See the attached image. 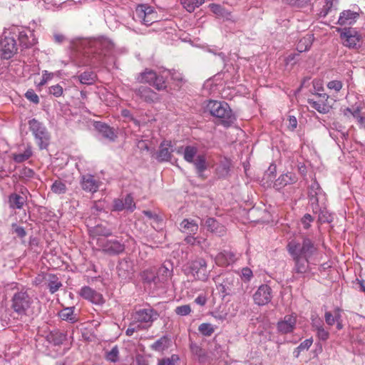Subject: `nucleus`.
Segmentation results:
<instances>
[{
    "label": "nucleus",
    "instance_id": "c03bdc74",
    "mask_svg": "<svg viewBox=\"0 0 365 365\" xmlns=\"http://www.w3.org/2000/svg\"><path fill=\"white\" fill-rule=\"evenodd\" d=\"M142 279L147 283L153 282L155 284H158L156 272L153 269L143 271L142 273Z\"/></svg>",
    "mask_w": 365,
    "mask_h": 365
},
{
    "label": "nucleus",
    "instance_id": "58836bf2",
    "mask_svg": "<svg viewBox=\"0 0 365 365\" xmlns=\"http://www.w3.org/2000/svg\"><path fill=\"white\" fill-rule=\"evenodd\" d=\"M156 72L150 69H145L144 72L141 73L138 77V81L140 83H146L153 85V81L156 78Z\"/></svg>",
    "mask_w": 365,
    "mask_h": 365
},
{
    "label": "nucleus",
    "instance_id": "4be33fe9",
    "mask_svg": "<svg viewBox=\"0 0 365 365\" xmlns=\"http://www.w3.org/2000/svg\"><path fill=\"white\" fill-rule=\"evenodd\" d=\"M359 17V14L351 10H345L340 14L338 24L341 26L354 24Z\"/></svg>",
    "mask_w": 365,
    "mask_h": 365
},
{
    "label": "nucleus",
    "instance_id": "a211bd4d",
    "mask_svg": "<svg viewBox=\"0 0 365 365\" xmlns=\"http://www.w3.org/2000/svg\"><path fill=\"white\" fill-rule=\"evenodd\" d=\"M237 259L236 254L232 251H223L218 253L214 258L217 265L226 267L233 264Z\"/></svg>",
    "mask_w": 365,
    "mask_h": 365
},
{
    "label": "nucleus",
    "instance_id": "6e6d98bb",
    "mask_svg": "<svg viewBox=\"0 0 365 365\" xmlns=\"http://www.w3.org/2000/svg\"><path fill=\"white\" fill-rule=\"evenodd\" d=\"M175 312L178 315L187 316L191 312V308L190 305L185 304L177 307Z\"/></svg>",
    "mask_w": 365,
    "mask_h": 365
},
{
    "label": "nucleus",
    "instance_id": "2eb2a0df",
    "mask_svg": "<svg viewBox=\"0 0 365 365\" xmlns=\"http://www.w3.org/2000/svg\"><path fill=\"white\" fill-rule=\"evenodd\" d=\"M297 315L295 314L284 316L283 319L277 323V329L282 334H287L292 332L296 326Z\"/></svg>",
    "mask_w": 365,
    "mask_h": 365
},
{
    "label": "nucleus",
    "instance_id": "a19ab883",
    "mask_svg": "<svg viewBox=\"0 0 365 365\" xmlns=\"http://www.w3.org/2000/svg\"><path fill=\"white\" fill-rule=\"evenodd\" d=\"M205 0H182L181 4L183 7L188 11L192 12L195 9L201 6Z\"/></svg>",
    "mask_w": 365,
    "mask_h": 365
},
{
    "label": "nucleus",
    "instance_id": "393cba45",
    "mask_svg": "<svg viewBox=\"0 0 365 365\" xmlns=\"http://www.w3.org/2000/svg\"><path fill=\"white\" fill-rule=\"evenodd\" d=\"M198 229L197 222L192 219H184L180 224V230L186 235H195Z\"/></svg>",
    "mask_w": 365,
    "mask_h": 365
},
{
    "label": "nucleus",
    "instance_id": "13d9d810",
    "mask_svg": "<svg viewBox=\"0 0 365 365\" xmlns=\"http://www.w3.org/2000/svg\"><path fill=\"white\" fill-rule=\"evenodd\" d=\"M361 108L359 106L356 107L353 109L351 115L356 118L359 123L363 124L365 122V117L361 115Z\"/></svg>",
    "mask_w": 365,
    "mask_h": 365
},
{
    "label": "nucleus",
    "instance_id": "f03ea898",
    "mask_svg": "<svg viewBox=\"0 0 365 365\" xmlns=\"http://www.w3.org/2000/svg\"><path fill=\"white\" fill-rule=\"evenodd\" d=\"M205 111L220 119V124L225 128L231 126L236 120L230 106L225 101H209L206 104Z\"/></svg>",
    "mask_w": 365,
    "mask_h": 365
},
{
    "label": "nucleus",
    "instance_id": "37998d69",
    "mask_svg": "<svg viewBox=\"0 0 365 365\" xmlns=\"http://www.w3.org/2000/svg\"><path fill=\"white\" fill-rule=\"evenodd\" d=\"M96 74L92 71H86L78 76L82 84L91 85L96 79Z\"/></svg>",
    "mask_w": 365,
    "mask_h": 365
},
{
    "label": "nucleus",
    "instance_id": "ddd939ff",
    "mask_svg": "<svg viewBox=\"0 0 365 365\" xmlns=\"http://www.w3.org/2000/svg\"><path fill=\"white\" fill-rule=\"evenodd\" d=\"M79 294L83 299L95 304L101 305L105 302L103 295L88 286L83 287Z\"/></svg>",
    "mask_w": 365,
    "mask_h": 365
},
{
    "label": "nucleus",
    "instance_id": "c9c22d12",
    "mask_svg": "<svg viewBox=\"0 0 365 365\" xmlns=\"http://www.w3.org/2000/svg\"><path fill=\"white\" fill-rule=\"evenodd\" d=\"M312 36L309 34L301 38L297 44L298 52L302 53L309 49L312 43Z\"/></svg>",
    "mask_w": 365,
    "mask_h": 365
},
{
    "label": "nucleus",
    "instance_id": "423d86ee",
    "mask_svg": "<svg viewBox=\"0 0 365 365\" xmlns=\"http://www.w3.org/2000/svg\"><path fill=\"white\" fill-rule=\"evenodd\" d=\"M338 31L340 33V38L342 41L343 45L346 47L354 48L361 40V35L354 28H343L339 29Z\"/></svg>",
    "mask_w": 365,
    "mask_h": 365
},
{
    "label": "nucleus",
    "instance_id": "cd10ccee",
    "mask_svg": "<svg viewBox=\"0 0 365 365\" xmlns=\"http://www.w3.org/2000/svg\"><path fill=\"white\" fill-rule=\"evenodd\" d=\"M235 283H238V280L235 279L232 274H227L222 283V292L226 294H230L232 292V288Z\"/></svg>",
    "mask_w": 365,
    "mask_h": 365
},
{
    "label": "nucleus",
    "instance_id": "7ed1b4c3",
    "mask_svg": "<svg viewBox=\"0 0 365 365\" xmlns=\"http://www.w3.org/2000/svg\"><path fill=\"white\" fill-rule=\"evenodd\" d=\"M29 130L34 135L40 150L46 149L49 143V134L45 125L33 118L29 121Z\"/></svg>",
    "mask_w": 365,
    "mask_h": 365
},
{
    "label": "nucleus",
    "instance_id": "f8f14e48",
    "mask_svg": "<svg viewBox=\"0 0 365 365\" xmlns=\"http://www.w3.org/2000/svg\"><path fill=\"white\" fill-rule=\"evenodd\" d=\"M135 209V203L131 194H128L125 197L116 198L113 200V211L120 212L124 210L132 212Z\"/></svg>",
    "mask_w": 365,
    "mask_h": 365
},
{
    "label": "nucleus",
    "instance_id": "9b49d317",
    "mask_svg": "<svg viewBox=\"0 0 365 365\" xmlns=\"http://www.w3.org/2000/svg\"><path fill=\"white\" fill-rule=\"evenodd\" d=\"M272 290L267 284L260 285L253 295V299L256 304L264 306L271 302Z\"/></svg>",
    "mask_w": 365,
    "mask_h": 365
},
{
    "label": "nucleus",
    "instance_id": "bb28decb",
    "mask_svg": "<svg viewBox=\"0 0 365 365\" xmlns=\"http://www.w3.org/2000/svg\"><path fill=\"white\" fill-rule=\"evenodd\" d=\"M287 247L289 254L294 259L304 257L302 244L301 245L294 240H292L289 242Z\"/></svg>",
    "mask_w": 365,
    "mask_h": 365
},
{
    "label": "nucleus",
    "instance_id": "bf43d9fd",
    "mask_svg": "<svg viewBox=\"0 0 365 365\" xmlns=\"http://www.w3.org/2000/svg\"><path fill=\"white\" fill-rule=\"evenodd\" d=\"M241 278L245 282H250L253 277L252 271L248 267H244L241 269Z\"/></svg>",
    "mask_w": 365,
    "mask_h": 365
},
{
    "label": "nucleus",
    "instance_id": "09e8293b",
    "mask_svg": "<svg viewBox=\"0 0 365 365\" xmlns=\"http://www.w3.org/2000/svg\"><path fill=\"white\" fill-rule=\"evenodd\" d=\"M61 286V282L55 276H53L48 283V287L51 294L57 292Z\"/></svg>",
    "mask_w": 365,
    "mask_h": 365
},
{
    "label": "nucleus",
    "instance_id": "49530a36",
    "mask_svg": "<svg viewBox=\"0 0 365 365\" xmlns=\"http://www.w3.org/2000/svg\"><path fill=\"white\" fill-rule=\"evenodd\" d=\"M51 189L53 193L58 195L64 194L67 190L66 184L61 180H55L53 182Z\"/></svg>",
    "mask_w": 365,
    "mask_h": 365
},
{
    "label": "nucleus",
    "instance_id": "aec40b11",
    "mask_svg": "<svg viewBox=\"0 0 365 365\" xmlns=\"http://www.w3.org/2000/svg\"><path fill=\"white\" fill-rule=\"evenodd\" d=\"M135 93L146 102H155L159 99L158 94L147 86H140Z\"/></svg>",
    "mask_w": 365,
    "mask_h": 365
},
{
    "label": "nucleus",
    "instance_id": "0eeeda50",
    "mask_svg": "<svg viewBox=\"0 0 365 365\" xmlns=\"http://www.w3.org/2000/svg\"><path fill=\"white\" fill-rule=\"evenodd\" d=\"M135 20L145 26L156 21L157 16L153 9L147 5H139L135 9Z\"/></svg>",
    "mask_w": 365,
    "mask_h": 365
},
{
    "label": "nucleus",
    "instance_id": "69168bd1",
    "mask_svg": "<svg viewBox=\"0 0 365 365\" xmlns=\"http://www.w3.org/2000/svg\"><path fill=\"white\" fill-rule=\"evenodd\" d=\"M52 78H53V73H49L47 71H43L42 72V78L37 86L38 87L44 86L48 81L51 80Z\"/></svg>",
    "mask_w": 365,
    "mask_h": 365
},
{
    "label": "nucleus",
    "instance_id": "f257e3e1",
    "mask_svg": "<svg viewBox=\"0 0 365 365\" xmlns=\"http://www.w3.org/2000/svg\"><path fill=\"white\" fill-rule=\"evenodd\" d=\"M113 43L106 38H76L71 42V48L82 53L84 66H98L106 63V58L112 54Z\"/></svg>",
    "mask_w": 365,
    "mask_h": 365
},
{
    "label": "nucleus",
    "instance_id": "680f3d73",
    "mask_svg": "<svg viewBox=\"0 0 365 365\" xmlns=\"http://www.w3.org/2000/svg\"><path fill=\"white\" fill-rule=\"evenodd\" d=\"M140 324H138L135 321L130 323L129 327L127 329L125 334L127 336H132L134 332L142 330Z\"/></svg>",
    "mask_w": 365,
    "mask_h": 365
},
{
    "label": "nucleus",
    "instance_id": "864d4df0",
    "mask_svg": "<svg viewBox=\"0 0 365 365\" xmlns=\"http://www.w3.org/2000/svg\"><path fill=\"white\" fill-rule=\"evenodd\" d=\"M164 73L167 74V77L170 76L173 81L177 82L178 84L182 81V73L175 70L170 71L164 69Z\"/></svg>",
    "mask_w": 365,
    "mask_h": 365
},
{
    "label": "nucleus",
    "instance_id": "9d476101",
    "mask_svg": "<svg viewBox=\"0 0 365 365\" xmlns=\"http://www.w3.org/2000/svg\"><path fill=\"white\" fill-rule=\"evenodd\" d=\"M190 269L196 279L202 282L208 279L209 272L207 270V262L204 259L200 258L192 262Z\"/></svg>",
    "mask_w": 365,
    "mask_h": 365
},
{
    "label": "nucleus",
    "instance_id": "a18cd8bd",
    "mask_svg": "<svg viewBox=\"0 0 365 365\" xmlns=\"http://www.w3.org/2000/svg\"><path fill=\"white\" fill-rule=\"evenodd\" d=\"M302 247L304 253V258L310 257L312 255V253L316 250V248L314 246L312 242L308 238L304 239L302 242Z\"/></svg>",
    "mask_w": 365,
    "mask_h": 365
},
{
    "label": "nucleus",
    "instance_id": "4468645a",
    "mask_svg": "<svg viewBox=\"0 0 365 365\" xmlns=\"http://www.w3.org/2000/svg\"><path fill=\"white\" fill-rule=\"evenodd\" d=\"M80 182L84 191L92 193L97 192L101 185V181L91 174L82 175Z\"/></svg>",
    "mask_w": 365,
    "mask_h": 365
},
{
    "label": "nucleus",
    "instance_id": "473e14b6",
    "mask_svg": "<svg viewBox=\"0 0 365 365\" xmlns=\"http://www.w3.org/2000/svg\"><path fill=\"white\" fill-rule=\"evenodd\" d=\"M170 345V339L168 336H163L160 337L159 339H158L156 341H155L151 346V349L162 352L167 349L169 347Z\"/></svg>",
    "mask_w": 365,
    "mask_h": 365
},
{
    "label": "nucleus",
    "instance_id": "0e129e2a",
    "mask_svg": "<svg viewBox=\"0 0 365 365\" xmlns=\"http://www.w3.org/2000/svg\"><path fill=\"white\" fill-rule=\"evenodd\" d=\"M327 88L330 91H334L337 93L341 89L342 83L340 81H331L328 83Z\"/></svg>",
    "mask_w": 365,
    "mask_h": 365
},
{
    "label": "nucleus",
    "instance_id": "e433bc0d",
    "mask_svg": "<svg viewBox=\"0 0 365 365\" xmlns=\"http://www.w3.org/2000/svg\"><path fill=\"white\" fill-rule=\"evenodd\" d=\"M210 10L217 16L228 19L231 16L230 12L225 9L221 5L217 4H210L209 5Z\"/></svg>",
    "mask_w": 365,
    "mask_h": 365
},
{
    "label": "nucleus",
    "instance_id": "8fccbe9b",
    "mask_svg": "<svg viewBox=\"0 0 365 365\" xmlns=\"http://www.w3.org/2000/svg\"><path fill=\"white\" fill-rule=\"evenodd\" d=\"M198 330L202 335L206 336H211L214 332L212 325L209 323L201 324L198 327Z\"/></svg>",
    "mask_w": 365,
    "mask_h": 365
},
{
    "label": "nucleus",
    "instance_id": "5fc2aeb1",
    "mask_svg": "<svg viewBox=\"0 0 365 365\" xmlns=\"http://www.w3.org/2000/svg\"><path fill=\"white\" fill-rule=\"evenodd\" d=\"M179 360V357L176 354H173L169 358L162 359L158 361V365H175V363Z\"/></svg>",
    "mask_w": 365,
    "mask_h": 365
},
{
    "label": "nucleus",
    "instance_id": "1a4fd4ad",
    "mask_svg": "<svg viewBox=\"0 0 365 365\" xmlns=\"http://www.w3.org/2000/svg\"><path fill=\"white\" fill-rule=\"evenodd\" d=\"M98 244L104 253L110 255H118L125 250V245L116 240L99 239Z\"/></svg>",
    "mask_w": 365,
    "mask_h": 365
},
{
    "label": "nucleus",
    "instance_id": "ea45409f",
    "mask_svg": "<svg viewBox=\"0 0 365 365\" xmlns=\"http://www.w3.org/2000/svg\"><path fill=\"white\" fill-rule=\"evenodd\" d=\"M197 148L192 145H187L185 147L183 151V158L185 161L192 163L195 160V157L197 156Z\"/></svg>",
    "mask_w": 365,
    "mask_h": 365
},
{
    "label": "nucleus",
    "instance_id": "c756f323",
    "mask_svg": "<svg viewBox=\"0 0 365 365\" xmlns=\"http://www.w3.org/2000/svg\"><path fill=\"white\" fill-rule=\"evenodd\" d=\"M200 177L202 176L203 172L207 168V159L205 155L200 154L196 156L194 162L192 163Z\"/></svg>",
    "mask_w": 365,
    "mask_h": 365
},
{
    "label": "nucleus",
    "instance_id": "dca6fc26",
    "mask_svg": "<svg viewBox=\"0 0 365 365\" xmlns=\"http://www.w3.org/2000/svg\"><path fill=\"white\" fill-rule=\"evenodd\" d=\"M173 149L172 142L170 140H163L159 147L157 153L156 159L159 162L169 161L171 159Z\"/></svg>",
    "mask_w": 365,
    "mask_h": 365
},
{
    "label": "nucleus",
    "instance_id": "2f4dec72",
    "mask_svg": "<svg viewBox=\"0 0 365 365\" xmlns=\"http://www.w3.org/2000/svg\"><path fill=\"white\" fill-rule=\"evenodd\" d=\"M26 202L24 197L14 193L9 196V204L12 209H21Z\"/></svg>",
    "mask_w": 365,
    "mask_h": 365
},
{
    "label": "nucleus",
    "instance_id": "39448f33",
    "mask_svg": "<svg viewBox=\"0 0 365 365\" xmlns=\"http://www.w3.org/2000/svg\"><path fill=\"white\" fill-rule=\"evenodd\" d=\"M159 315L153 309H141L135 312L134 314V321L140 324L143 329L150 328L153 322L158 318Z\"/></svg>",
    "mask_w": 365,
    "mask_h": 365
},
{
    "label": "nucleus",
    "instance_id": "3c124183",
    "mask_svg": "<svg viewBox=\"0 0 365 365\" xmlns=\"http://www.w3.org/2000/svg\"><path fill=\"white\" fill-rule=\"evenodd\" d=\"M304 257L294 259L295 261V269L299 273H303L306 271L307 259Z\"/></svg>",
    "mask_w": 365,
    "mask_h": 365
},
{
    "label": "nucleus",
    "instance_id": "f3484780",
    "mask_svg": "<svg viewBox=\"0 0 365 365\" xmlns=\"http://www.w3.org/2000/svg\"><path fill=\"white\" fill-rule=\"evenodd\" d=\"M12 159L16 163H21L28 160L32 155V148L30 145L22 144L19 147L18 153L11 154Z\"/></svg>",
    "mask_w": 365,
    "mask_h": 365
},
{
    "label": "nucleus",
    "instance_id": "c85d7f7f",
    "mask_svg": "<svg viewBox=\"0 0 365 365\" xmlns=\"http://www.w3.org/2000/svg\"><path fill=\"white\" fill-rule=\"evenodd\" d=\"M74 307H66L59 312L58 317L62 320L73 324L78 321V317L74 314Z\"/></svg>",
    "mask_w": 365,
    "mask_h": 365
},
{
    "label": "nucleus",
    "instance_id": "b1692460",
    "mask_svg": "<svg viewBox=\"0 0 365 365\" xmlns=\"http://www.w3.org/2000/svg\"><path fill=\"white\" fill-rule=\"evenodd\" d=\"M297 178L295 174L292 173H287L281 175L274 182V187L279 190L287 185H291L296 182Z\"/></svg>",
    "mask_w": 365,
    "mask_h": 365
},
{
    "label": "nucleus",
    "instance_id": "4d7b16f0",
    "mask_svg": "<svg viewBox=\"0 0 365 365\" xmlns=\"http://www.w3.org/2000/svg\"><path fill=\"white\" fill-rule=\"evenodd\" d=\"M48 93L55 97H60L63 95V90L62 86H61L59 84H56L49 87Z\"/></svg>",
    "mask_w": 365,
    "mask_h": 365
},
{
    "label": "nucleus",
    "instance_id": "e2e57ef3",
    "mask_svg": "<svg viewBox=\"0 0 365 365\" xmlns=\"http://www.w3.org/2000/svg\"><path fill=\"white\" fill-rule=\"evenodd\" d=\"M205 226L211 232H217L218 222L214 218H208L205 221Z\"/></svg>",
    "mask_w": 365,
    "mask_h": 365
},
{
    "label": "nucleus",
    "instance_id": "79ce46f5",
    "mask_svg": "<svg viewBox=\"0 0 365 365\" xmlns=\"http://www.w3.org/2000/svg\"><path fill=\"white\" fill-rule=\"evenodd\" d=\"M314 186L318 187V184L314 183V185H313V187L311 188V190L309 191V197H310L309 201H310V205L312 207V210H313L315 214H317L319 212V206L318 204L319 199L317 197V192L316 191H314V190H313Z\"/></svg>",
    "mask_w": 365,
    "mask_h": 365
},
{
    "label": "nucleus",
    "instance_id": "052dcab7",
    "mask_svg": "<svg viewBox=\"0 0 365 365\" xmlns=\"http://www.w3.org/2000/svg\"><path fill=\"white\" fill-rule=\"evenodd\" d=\"M25 97L31 102L38 104L39 103V98L34 90L29 89L25 93Z\"/></svg>",
    "mask_w": 365,
    "mask_h": 365
},
{
    "label": "nucleus",
    "instance_id": "6ab92c4d",
    "mask_svg": "<svg viewBox=\"0 0 365 365\" xmlns=\"http://www.w3.org/2000/svg\"><path fill=\"white\" fill-rule=\"evenodd\" d=\"M95 128L103 138L108 139L109 141H115L117 138V134L115 130L106 123L96 122L95 123Z\"/></svg>",
    "mask_w": 365,
    "mask_h": 365
},
{
    "label": "nucleus",
    "instance_id": "20e7f679",
    "mask_svg": "<svg viewBox=\"0 0 365 365\" xmlns=\"http://www.w3.org/2000/svg\"><path fill=\"white\" fill-rule=\"evenodd\" d=\"M11 307L19 314H26L33 304V299L27 290L21 289L16 292L11 299Z\"/></svg>",
    "mask_w": 365,
    "mask_h": 365
},
{
    "label": "nucleus",
    "instance_id": "603ef678",
    "mask_svg": "<svg viewBox=\"0 0 365 365\" xmlns=\"http://www.w3.org/2000/svg\"><path fill=\"white\" fill-rule=\"evenodd\" d=\"M119 351L118 347L115 346L111 349L106 354V359L111 362H116L118 361Z\"/></svg>",
    "mask_w": 365,
    "mask_h": 365
},
{
    "label": "nucleus",
    "instance_id": "4c0bfd02",
    "mask_svg": "<svg viewBox=\"0 0 365 365\" xmlns=\"http://www.w3.org/2000/svg\"><path fill=\"white\" fill-rule=\"evenodd\" d=\"M231 166V162L227 158H224L220 160L219 165L217 168V173L220 177H225L228 175Z\"/></svg>",
    "mask_w": 365,
    "mask_h": 365
},
{
    "label": "nucleus",
    "instance_id": "6e6552de",
    "mask_svg": "<svg viewBox=\"0 0 365 365\" xmlns=\"http://www.w3.org/2000/svg\"><path fill=\"white\" fill-rule=\"evenodd\" d=\"M6 34L0 41V52L3 58L9 59L16 53L17 46L14 37Z\"/></svg>",
    "mask_w": 365,
    "mask_h": 365
},
{
    "label": "nucleus",
    "instance_id": "7c9ffc66",
    "mask_svg": "<svg viewBox=\"0 0 365 365\" xmlns=\"http://www.w3.org/2000/svg\"><path fill=\"white\" fill-rule=\"evenodd\" d=\"M48 341L54 345L62 344L66 340V334L58 330H53L47 336Z\"/></svg>",
    "mask_w": 365,
    "mask_h": 365
},
{
    "label": "nucleus",
    "instance_id": "412c9836",
    "mask_svg": "<svg viewBox=\"0 0 365 365\" xmlns=\"http://www.w3.org/2000/svg\"><path fill=\"white\" fill-rule=\"evenodd\" d=\"M173 276V268L170 263L165 262L159 267L156 272L158 283H164L170 279Z\"/></svg>",
    "mask_w": 365,
    "mask_h": 365
},
{
    "label": "nucleus",
    "instance_id": "338daca9",
    "mask_svg": "<svg viewBox=\"0 0 365 365\" xmlns=\"http://www.w3.org/2000/svg\"><path fill=\"white\" fill-rule=\"evenodd\" d=\"M333 215L328 212L326 208L324 210H321V223L322 222H331L333 220Z\"/></svg>",
    "mask_w": 365,
    "mask_h": 365
},
{
    "label": "nucleus",
    "instance_id": "72a5a7b5",
    "mask_svg": "<svg viewBox=\"0 0 365 365\" xmlns=\"http://www.w3.org/2000/svg\"><path fill=\"white\" fill-rule=\"evenodd\" d=\"M167 74L164 73V70L160 73H156V78L153 81V86L158 91H162L166 88L165 79L167 78Z\"/></svg>",
    "mask_w": 365,
    "mask_h": 365
},
{
    "label": "nucleus",
    "instance_id": "de8ad7c7",
    "mask_svg": "<svg viewBox=\"0 0 365 365\" xmlns=\"http://www.w3.org/2000/svg\"><path fill=\"white\" fill-rule=\"evenodd\" d=\"M184 240L188 245H197L201 247H202V243L205 241L203 238L194 237V235H187Z\"/></svg>",
    "mask_w": 365,
    "mask_h": 365
},
{
    "label": "nucleus",
    "instance_id": "774afa93",
    "mask_svg": "<svg viewBox=\"0 0 365 365\" xmlns=\"http://www.w3.org/2000/svg\"><path fill=\"white\" fill-rule=\"evenodd\" d=\"M190 349L192 353L197 356L199 359L204 356L203 350L196 344L192 343L190 344Z\"/></svg>",
    "mask_w": 365,
    "mask_h": 365
},
{
    "label": "nucleus",
    "instance_id": "a878e982",
    "mask_svg": "<svg viewBox=\"0 0 365 365\" xmlns=\"http://www.w3.org/2000/svg\"><path fill=\"white\" fill-rule=\"evenodd\" d=\"M325 321L327 324L331 326L336 323L337 329L340 330L342 329V324L340 322L341 314L339 309L334 310L333 312H327L324 315Z\"/></svg>",
    "mask_w": 365,
    "mask_h": 365
},
{
    "label": "nucleus",
    "instance_id": "f704fd0d",
    "mask_svg": "<svg viewBox=\"0 0 365 365\" xmlns=\"http://www.w3.org/2000/svg\"><path fill=\"white\" fill-rule=\"evenodd\" d=\"M334 102L335 101L326 93H321V103H323L322 106H321V113H329Z\"/></svg>",
    "mask_w": 365,
    "mask_h": 365
},
{
    "label": "nucleus",
    "instance_id": "5701e85b",
    "mask_svg": "<svg viewBox=\"0 0 365 365\" xmlns=\"http://www.w3.org/2000/svg\"><path fill=\"white\" fill-rule=\"evenodd\" d=\"M19 41L20 45L24 48H29L36 43V39L31 30L22 29L19 31Z\"/></svg>",
    "mask_w": 365,
    "mask_h": 365
}]
</instances>
